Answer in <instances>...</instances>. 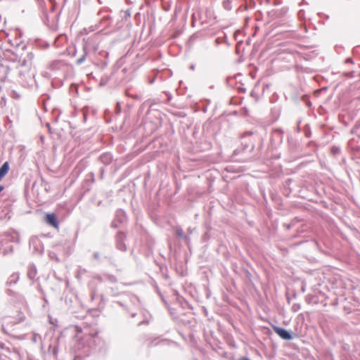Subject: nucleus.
I'll return each instance as SVG.
<instances>
[{"instance_id": "nucleus-1", "label": "nucleus", "mask_w": 360, "mask_h": 360, "mask_svg": "<svg viewBox=\"0 0 360 360\" xmlns=\"http://www.w3.org/2000/svg\"><path fill=\"white\" fill-rule=\"evenodd\" d=\"M272 328H273L274 331L278 335H279L282 339L286 340L292 339L291 335L285 329L278 327V326H273Z\"/></svg>"}, {"instance_id": "nucleus-2", "label": "nucleus", "mask_w": 360, "mask_h": 360, "mask_svg": "<svg viewBox=\"0 0 360 360\" xmlns=\"http://www.w3.org/2000/svg\"><path fill=\"white\" fill-rule=\"evenodd\" d=\"M46 222L56 229H58L59 223L56 215L54 213H49L45 217Z\"/></svg>"}, {"instance_id": "nucleus-3", "label": "nucleus", "mask_w": 360, "mask_h": 360, "mask_svg": "<svg viewBox=\"0 0 360 360\" xmlns=\"http://www.w3.org/2000/svg\"><path fill=\"white\" fill-rule=\"evenodd\" d=\"M9 164L5 162L0 168V181L7 174L9 171Z\"/></svg>"}, {"instance_id": "nucleus-4", "label": "nucleus", "mask_w": 360, "mask_h": 360, "mask_svg": "<svg viewBox=\"0 0 360 360\" xmlns=\"http://www.w3.org/2000/svg\"><path fill=\"white\" fill-rule=\"evenodd\" d=\"M24 319H25V317H24L23 314L21 312H19L18 318L16 320L11 321V320L8 319V320H6V323L15 325V324H18V323L23 321Z\"/></svg>"}, {"instance_id": "nucleus-5", "label": "nucleus", "mask_w": 360, "mask_h": 360, "mask_svg": "<svg viewBox=\"0 0 360 360\" xmlns=\"http://www.w3.org/2000/svg\"><path fill=\"white\" fill-rule=\"evenodd\" d=\"M176 233L180 237L184 236V231L181 229H177Z\"/></svg>"}, {"instance_id": "nucleus-6", "label": "nucleus", "mask_w": 360, "mask_h": 360, "mask_svg": "<svg viewBox=\"0 0 360 360\" xmlns=\"http://www.w3.org/2000/svg\"><path fill=\"white\" fill-rule=\"evenodd\" d=\"M4 189V186H0V193Z\"/></svg>"}]
</instances>
